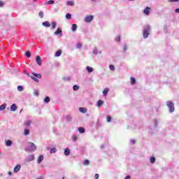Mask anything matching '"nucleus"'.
I'll return each mask as SVG.
<instances>
[{
  "label": "nucleus",
  "instance_id": "nucleus-1",
  "mask_svg": "<svg viewBox=\"0 0 179 179\" xmlns=\"http://www.w3.org/2000/svg\"><path fill=\"white\" fill-rule=\"evenodd\" d=\"M37 149V147L36 146V144L31 142H28L27 144V148H25V150L27 152H36Z\"/></svg>",
  "mask_w": 179,
  "mask_h": 179
},
{
  "label": "nucleus",
  "instance_id": "nucleus-2",
  "mask_svg": "<svg viewBox=\"0 0 179 179\" xmlns=\"http://www.w3.org/2000/svg\"><path fill=\"white\" fill-rule=\"evenodd\" d=\"M150 32V26L149 25H145L143 28V37L145 38H148L149 37V33Z\"/></svg>",
  "mask_w": 179,
  "mask_h": 179
},
{
  "label": "nucleus",
  "instance_id": "nucleus-3",
  "mask_svg": "<svg viewBox=\"0 0 179 179\" xmlns=\"http://www.w3.org/2000/svg\"><path fill=\"white\" fill-rule=\"evenodd\" d=\"M167 107L169 108L170 113H173L175 108H174V103L173 102L169 101L166 102Z\"/></svg>",
  "mask_w": 179,
  "mask_h": 179
},
{
  "label": "nucleus",
  "instance_id": "nucleus-4",
  "mask_svg": "<svg viewBox=\"0 0 179 179\" xmlns=\"http://www.w3.org/2000/svg\"><path fill=\"white\" fill-rule=\"evenodd\" d=\"M150 10H152V8L150 7H146L143 10V13H145L147 16H149V15H150Z\"/></svg>",
  "mask_w": 179,
  "mask_h": 179
},
{
  "label": "nucleus",
  "instance_id": "nucleus-5",
  "mask_svg": "<svg viewBox=\"0 0 179 179\" xmlns=\"http://www.w3.org/2000/svg\"><path fill=\"white\" fill-rule=\"evenodd\" d=\"M93 17H94L93 15H88L85 17V22L86 23H90V22L93 20Z\"/></svg>",
  "mask_w": 179,
  "mask_h": 179
},
{
  "label": "nucleus",
  "instance_id": "nucleus-6",
  "mask_svg": "<svg viewBox=\"0 0 179 179\" xmlns=\"http://www.w3.org/2000/svg\"><path fill=\"white\" fill-rule=\"evenodd\" d=\"M36 61L38 65H39V66H41L42 62H41V57L40 56H36Z\"/></svg>",
  "mask_w": 179,
  "mask_h": 179
},
{
  "label": "nucleus",
  "instance_id": "nucleus-7",
  "mask_svg": "<svg viewBox=\"0 0 179 179\" xmlns=\"http://www.w3.org/2000/svg\"><path fill=\"white\" fill-rule=\"evenodd\" d=\"M44 160V156L43 155H40L38 157V159H37V163L38 164H40V163H41V162H43Z\"/></svg>",
  "mask_w": 179,
  "mask_h": 179
},
{
  "label": "nucleus",
  "instance_id": "nucleus-8",
  "mask_svg": "<svg viewBox=\"0 0 179 179\" xmlns=\"http://www.w3.org/2000/svg\"><path fill=\"white\" fill-rule=\"evenodd\" d=\"M16 110H17V106H16V104L13 103V104L10 106V110H11V111H16Z\"/></svg>",
  "mask_w": 179,
  "mask_h": 179
},
{
  "label": "nucleus",
  "instance_id": "nucleus-9",
  "mask_svg": "<svg viewBox=\"0 0 179 179\" xmlns=\"http://www.w3.org/2000/svg\"><path fill=\"white\" fill-rule=\"evenodd\" d=\"M79 110L83 114H86V113H87V109L86 108H80Z\"/></svg>",
  "mask_w": 179,
  "mask_h": 179
},
{
  "label": "nucleus",
  "instance_id": "nucleus-10",
  "mask_svg": "<svg viewBox=\"0 0 179 179\" xmlns=\"http://www.w3.org/2000/svg\"><path fill=\"white\" fill-rule=\"evenodd\" d=\"M64 155H65V156H69V155H71V150H69V148L65 149Z\"/></svg>",
  "mask_w": 179,
  "mask_h": 179
},
{
  "label": "nucleus",
  "instance_id": "nucleus-11",
  "mask_svg": "<svg viewBox=\"0 0 179 179\" xmlns=\"http://www.w3.org/2000/svg\"><path fill=\"white\" fill-rule=\"evenodd\" d=\"M20 165H17L14 168V173H17L18 171H20Z\"/></svg>",
  "mask_w": 179,
  "mask_h": 179
},
{
  "label": "nucleus",
  "instance_id": "nucleus-12",
  "mask_svg": "<svg viewBox=\"0 0 179 179\" xmlns=\"http://www.w3.org/2000/svg\"><path fill=\"white\" fill-rule=\"evenodd\" d=\"M62 29H61V28H58L57 31H55V34L56 36H57L58 34H62Z\"/></svg>",
  "mask_w": 179,
  "mask_h": 179
},
{
  "label": "nucleus",
  "instance_id": "nucleus-13",
  "mask_svg": "<svg viewBox=\"0 0 179 179\" xmlns=\"http://www.w3.org/2000/svg\"><path fill=\"white\" fill-rule=\"evenodd\" d=\"M103 104H104V101H103V100L100 99L97 102V107H101V106H103Z\"/></svg>",
  "mask_w": 179,
  "mask_h": 179
},
{
  "label": "nucleus",
  "instance_id": "nucleus-14",
  "mask_svg": "<svg viewBox=\"0 0 179 179\" xmlns=\"http://www.w3.org/2000/svg\"><path fill=\"white\" fill-rule=\"evenodd\" d=\"M34 160V155H30L28 156V162H33Z\"/></svg>",
  "mask_w": 179,
  "mask_h": 179
},
{
  "label": "nucleus",
  "instance_id": "nucleus-15",
  "mask_svg": "<svg viewBox=\"0 0 179 179\" xmlns=\"http://www.w3.org/2000/svg\"><path fill=\"white\" fill-rule=\"evenodd\" d=\"M108 92H110V89L105 88L103 91V96H107V93H108Z\"/></svg>",
  "mask_w": 179,
  "mask_h": 179
},
{
  "label": "nucleus",
  "instance_id": "nucleus-16",
  "mask_svg": "<svg viewBox=\"0 0 179 179\" xmlns=\"http://www.w3.org/2000/svg\"><path fill=\"white\" fill-rule=\"evenodd\" d=\"M130 80L131 85H135V83H136V80L134 77L130 78Z\"/></svg>",
  "mask_w": 179,
  "mask_h": 179
},
{
  "label": "nucleus",
  "instance_id": "nucleus-17",
  "mask_svg": "<svg viewBox=\"0 0 179 179\" xmlns=\"http://www.w3.org/2000/svg\"><path fill=\"white\" fill-rule=\"evenodd\" d=\"M6 108V103H3L1 106H0V111H3Z\"/></svg>",
  "mask_w": 179,
  "mask_h": 179
},
{
  "label": "nucleus",
  "instance_id": "nucleus-18",
  "mask_svg": "<svg viewBox=\"0 0 179 179\" xmlns=\"http://www.w3.org/2000/svg\"><path fill=\"white\" fill-rule=\"evenodd\" d=\"M43 26H45V27H50V22H44L42 23Z\"/></svg>",
  "mask_w": 179,
  "mask_h": 179
},
{
  "label": "nucleus",
  "instance_id": "nucleus-19",
  "mask_svg": "<svg viewBox=\"0 0 179 179\" xmlns=\"http://www.w3.org/2000/svg\"><path fill=\"white\" fill-rule=\"evenodd\" d=\"M12 143H13L10 140H8L7 141H6V146H12Z\"/></svg>",
  "mask_w": 179,
  "mask_h": 179
},
{
  "label": "nucleus",
  "instance_id": "nucleus-20",
  "mask_svg": "<svg viewBox=\"0 0 179 179\" xmlns=\"http://www.w3.org/2000/svg\"><path fill=\"white\" fill-rule=\"evenodd\" d=\"M76 29H78V25H76V24H73L72 25V29H71L72 31H76Z\"/></svg>",
  "mask_w": 179,
  "mask_h": 179
},
{
  "label": "nucleus",
  "instance_id": "nucleus-21",
  "mask_svg": "<svg viewBox=\"0 0 179 179\" xmlns=\"http://www.w3.org/2000/svg\"><path fill=\"white\" fill-rule=\"evenodd\" d=\"M33 76H36L38 79H41V74H37L36 73H32Z\"/></svg>",
  "mask_w": 179,
  "mask_h": 179
},
{
  "label": "nucleus",
  "instance_id": "nucleus-22",
  "mask_svg": "<svg viewBox=\"0 0 179 179\" xmlns=\"http://www.w3.org/2000/svg\"><path fill=\"white\" fill-rule=\"evenodd\" d=\"M89 164H90V162L88 159L84 160V162H83L84 166H89Z\"/></svg>",
  "mask_w": 179,
  "mask_h": 179
},
{
  "label": "nucleus",
  "instance_id": "nucleus-23",
  "mask_svg": "<svg viewBox=\"0 0 179 179\" xmlns=\"http://www.w3.org/2000/svg\"><path fill=\"white\" fill-rule=\"evenodd\" d=\"M66 18L68 20H71L72 19V15H71L70 13H67L66 15Z\"/></svg>",
  "mask_w": 179,
  "mask_h": 179
},
{
  "label": "nucleus",
  "instance_id": "nucleus-24",
  "mask_svg": "<svg viewBox=\"0 0 179 179\" xmlns=\"http://www.w3.org/2000/svg\"><path fill=\"white\" fill-rule=\"evenodd\" d=\"M66 5L69 6H73L75 5V3L73 1H66Z\"/></svg>",
  "mask_w": 179,
  "mask_h": 179
},
{
  "label": "nucleus",
  "instance_id": "nucleus-25",
  "mask_svg": "<svg viewBox=\"0 0 179 179\" xmlns=\"http://www.w3.org/2000/svg\"><path fill=\"white\" fill-rule=\"evenodd\" d=\"M78 131H79L80 134H85V128H83V127H79Z\"/></svg>",
  "mask_w": 179,
  "mask_h": 179
},
{
  "label": "nucleus",
  "instance_id": "nucleus-26",
  "mask_svg": "<svg viewBox=\"0 0 179 179\" xmlns=\"http://www.w3.org/2000/svg\"><path fill=\"white\" fill-rule=\"evenodd\" d=\"M87 71L89 72V73H91V72H93V68L90 66H87Z\"/></svg>",
  "mask_w": 179,
  "mask_h": 179
},
{
  "label": "nucleus",
  "instance_id": "nucleus-27",
  "mask_svg": "<svg viewBox=\"0 0 179 179\" xmlns=\"http://www.w3.org/2000/svg\"><path fill=\"white\" fill-rule=\"evenodd\" d=\"M150 162L152 164L155 163L156 162V158H155V157H151L150 159Z\"/></svg>",
  "mask_w": 179,
  "mask_h": 179
},
{
  "label": "nucleus",
  "instance_id": "nucleus-28",
  "mask_svg": "<svg viewBox=\"0 0 179 179\" xmlns=\"http://www.w3.org/2000/svg\"><path fill=\"white\" fill-rule=\"evenodd\" d=\"M61 54H62V52L61 50H59L56 52L55 57H61Z\"/></svg>",
  "mask_w": 179,
  "mask_h": 179
},
{
  "label": "nucleus",
  "instance_id": "nucleus-29",
  "mask_svg": "<svg viewBox=\"0 0 179 179\" xmlns=\"http://www.w3.org/2000/svg\"><path fill=\"white\" fill-rule=\"evenodd\" d=\"M29 134H30V131L28 129H25L24 131V134L29 135Z\"/></svg>",
  "mask_w": 179,
  "mask_h": 179
},
{
  "label": "nucleus",
  "instance_id": "nucleus-30",
  "mask_svg": "<svg viewBox=\"0 0 179 179\" xmlns=\"http://www.w3.org/2000/svg\"><path fill=\"white\" fill-rule=\"evenodd\" d=\"M17 90L18 92H23V87L21 85L17 86Z\"/></svg>",
  "mask_w": 179,
  "mask_h": 179
},
{
  "label": "nucleus",
  "instance_id": "nucleus-31",
  "mask_svg": "<svg viewBox=\"0 0 179 179\" xmlns=\"http://www.w3.org/2000/svg\"><path fill=\"white\" fill-rule=\"evenodd\" d=\"M26 55L27 58H30V57H31V53H30V52L27 51L26 52Z\"/></svg>",
  "mask_w": 179,
  "mask_h": 179
},
{
  "label": "nucleus",
  "instance_id": "nucleus-32",
  "mask_svg": "<svg viewBox=\"0 0 179 179\" xmlns=\"http://www.w3.org/2000/svg\"><path fill=\"white\" fill-rule=\"evenodd\" d=\"M109 69H110V71H114L115 69V67L114 66V65L110 64L109 66Z\"/></svg>",
  "mask_w": 179,
  "mask_h": 179
},
{
  "label": "nucleus",
  "instance_id": "nucleus-33",
  "mask_svg": "<svg viewBox=\"0 0 179 179\" xmlns=\"http://www.w3.org/2000/svg\"><path fill=\"white\" fill-rule=\"evenodd\" d=\"M45 103H50V97L46 96L44 99Z\"/></svg>",
  "mask_w": 179,
  "mask_h": 179
},
{
  "label": "nucleus",
  "instance_id": "nucleus-34",
  "mask_svg": "<svg viewBox=\"0 0 179 179\" xmlns=\"http://www.w3.org/2000/svg\"><path fill=\"white\" fill-rule=\"evenodd\" d=\"M30 124H31V121H30V120H27L25 122V125H27V127H30Z\"/></svg>",
  "mask_w": 179,
  "mask_h": 179
},
{
  "label": "nucleus",
  "instance_id": "nucleus-35",
  "mask_svg": "<svg viewBox=\"0 0 179 179\" xmlns=\"http://www.w3.org/2000/svg\"><path fill=\"white\" fill-rule=\"evenodd\" d=\"M50 153H57V149L56 148H52L50 150Z\"/></svg>",
  "mask_w": 179,
  "mask_h": 179
},
{
  "label": "nucleus",
  "instance_id": "nucleus-36",
  "mask_svg": "<svg viewBox=\"0 0 179 179\" xmlns=\"http://www.w3.org/2000/svg\"><path fill=\"white\" fill-rule=\"evenodd\" d=\"M39 16L41 18L44 17V13L43 11H40L39 12Z\"/></svg>",
  "mask_w": 179,
  "mask_h": 179
},
{
  "label": "nucleus",
  "instance_id": "nucleus-37",
  "mask_svg": "<svg viewBox=\"0 0 179 179\" xmlns=\"http://www.w3.org/2000/svg\"><path fill=\"white\" fill-rule=\"evenodd\" d=\"M31 78H32L34 82H38V79H37L36 77L31 76Z\"/></svg>",
  "mask_w": 179,
  "mask_h": 179
},
{
  "label": "nucleus",
  "instance_id": "nucleus-38",
  "mask_svg": "<svg viewBox=\"0 0 179 179\" xmlns=\"http://www.w3.org/2000/svg\"><path fill=\"white\" fill-rule=\"evenodd\" d=\"M52 29H55V27H57V23H55V22H52Z\"/></svg>",
  "mask_w": 179,
  "mask_h": 179
},
{
  "label": "nucleus",
  "instance_id": "nucleus-39",
  "mask_svg": "<svg viewBox=\"0 0 179 179\" xmlns=\"http://www.w3.org/2000/svg\"><path fill=\"white\" fill-rule=\"evenodd\" d=\"M73 90L77 91L79 90V87L78 85H74L73 87Z\"/></svg>",
  "mask_w": 179,
  "mask_h": 179
},
{
  "label": "nucleus",
  "instance_id": "nucleus-40",
  "mask_svg": "<svg viewBox=\"0 0 179 179\" xmlns=\"http://www.w3.org/2000/svg\"><path fill=\"white\" fill-rule=\"evenodd\" d=\"M107 122H111V116L106 117Z\"/></svg>",
  "mask_w": 179,
  "mask_h": 179
},
{
  "label": "nucleus",
  "instance_id": "nucleus-41",
  "mask_svg": "<svg viewBox=\"0 0 179 179\" xmlns=\"http://www.w3.org/2000/svg\"><path fill=\"white\" fill-rule=\"evenodd\" d=\"M53 3H55V1H52V0H50V1H48V5H52Z\"/></svg>",
  "mask_w": 179,
  "mask_h": 179
},
{
  "label": "nucleus",
  "instance_id": "nucleus-42",
  "mask_svg": "<svg viewBox=\"0 0 179 179\" xmlns=\"http://www.w3.org/2000/svg\"><path fill=\"white\" fill-rule=\"evenodd\" d=\"M66 120L67 121H71V120H72V117H71V115H68V116H66Z\"/></svg>",
  "mask_w": 179,
  "mask_h": 179
},
{
  "label": "nucleus",
  "instance_id": "nucleus-43",
  "mask_svg": "<svg viewBox=\"0 0 179 179\" xmlns=\"http://www.w3.org/2000/svg\"><path fill=\"white\" fill-rule=\"evenodd\" d=\"M72 139H73V141H78V136H72Z\"/></svg>",
  "mask_w": 179,
  "mask_h": 179
},
{
  "label": "nucleus",
  "instance_id": "nucleus-44",
  "mask_svg": "<svg viewBox=\"0 0 179 179\" xmlns=\"http://www.w3.org/2000/svg\"><path fill=\"white\" fill-rule=\"evenodd\" d=\"M116 41H121V36H117L116 37Z\"/></svg>",
  "mask_w": 179,
  "mask_h": 179
},
{
  "label": "nucleus",
  "instance_id": "nucleus-45",
  "mask_svg": "<svg viewBox=\"0 0 179 179\" xmlns=\"http://www.w3.org/2000/svg\"><path fill=\"white\" fill-rule=\"evenodd\" d=\"M3 5H5V3L2 1H0V8H2Z\"/></svg>",
  "mask_w": 179,
  "mask_h": 179
},
{
  "label": "nucleus",
  "instance_id": "nucleus-46",
  "mask_svg": "<svg viewBox=\"0 0 179 179\" xmlns=\"http://www.w3.org/2000/svg\"><path fill=\"white\" fill-rule=\"evenodd\" d=\"M77 48H82V43H78Z\"/></svg>",
  "mask_w": 179,
  "mask_h": 179
},
{
  "label": "nucleus",
  "instance_id": "nucleus-47",
  "mask_svg": "<svg viewBox=\"0 0 179 179\" xmlns=\"http://www.w3.org/2000/svg\"><path fill=\"white\" fill-rule=\"evenodd\" d=\"M123 50L124 51H127V50H128V47L127 46V45H124Z\"/></svg>",
  "mask_w": 179,
  "mask_h": 179
},
{
  "label": "nucleus",
  "instance_id": "nucleus-48",
  "mask_svg": "<svg viewBox=\"0 0 179 179\" xmlns=\"http://www.w3.org/2000/svg\"><path fill=\"white\" fill-rule=\"evenodd\" d=\"M169 2H178L179 0H168Z\"/></svg>",
  "mask_w": 179,
  "mask_h": 179
},
{
  "label": "nucleus",
  "instance_id": "nucleus-49",
  "mask_svg": "<svg viewBox=\"0 0 179 179\" xmlns=\"http://www.w3.org/2000/svg\"><path fill=\"white\" fill-rule=\"evenodd\" d=\"M34 94L35 96H38V91L34 92Z\"/></svg>",
  "mask_w": 179,
  "mask_h": 179
},
{
  "label": "nucleus",
  "instance_id": "nucleus-50",
  "mask_svg": "<svg viewBox=\"0 0 179 179\" xmlns=\"http://www.w3.org/2000/svg\"><path fill=\"white\" fill-rule=\"evenodd\" d=\"M94 179H99V174H95Z\"/></svg>",
  "mask_w": 179,
  "mask_h": 179
},
{
  "label": "nucleus",
  "instance_id": "nucleus-51",
  "mask_svg": "<svg viewBox=\"0 0 179 179\" xmlns=\"http://www.w3.org/2000/svg\"><path fill=\"white\" fill-rule=\"evenodd\" d=\"M124 179H131V176H126V177H125V178H124Z\"/></svg>",
  "mask_w": 179,
  "mask_h": 179
},
{
  "label": "nucleus",
  "instance_id": "nucleus-52",
  "mask_svg": "<svg viewBox=\"0 0 179 179\" xmlns=\"http://www.w3.org/2000/svg\"><path fill=\"white\" fill-rule=\"evenodd\" d=\"M175 12H176V13H179V8L176 9Z\"/></svg>",
  "mask_w": 179,
  "mask_h": 179
},
{
  "label": "nucleus",
  "instance_id": "nucleus-53",
  "mask_svg": "<svg viewBox=\"0 0 179 179\" xmlns=\"http://www.w3.org/2000/svg\"><path fill=\"white\" fill-rule=\"evenodd\" d=\"M8 176H12V172L9 171V172L8 173Z\"/></svg>",
  "mask_w": 179,
  "mask_h": 179
},
{
  "label": "nucleus",
  "instance_id": "nucleus-54",
  "mask_svg": "<svg viewBox=\"0 0 179 179\" xmlns=\"http://www.w3.org/2000/svg\"><path fill=\"white\" fill-rule=\"evenodd\" d=\"M132 143H135V140L131 141Z\"/></svg>",
  "mask_w": 179,
  "mask_h": 179
},
{
  "label": "nucleus",
  "instance_id": "nucleus-55",
  "mask_svg": "<svg viewBox=\"0 0 179 179\" xmlns=\"http://www.w3.org/2000/svg\"><path fill=\"white\" fill-rule=\"evenodd\" d=\"M91 1H92V2H94L95 0H91Z\"/></svg>",
  "mask_w": 179,
  "mask_h": 179
},
{
  "label": "nucleus",
  "instance_id": "nucleus-56",
  "mask_svg": "<svg viewBox=\"0 0 179 179\" xmlns=\"http://www.w3.org/2000/svg\"><path fill=\"white\" fill-rule=\"evenodd\" d=\"M129 1H134V0H129Z\"/></svg>",
  "mask_w": 179,
  "mask_h": 179
},
{
  "label": "nucleus",
  "instance_id": "nucleus-57",
  "mask_svg": "<svg viewBox=\"0 0 179 179\" xmlns=\"http://www.w3.org/2000/svg\"><path fill=\"white\" fill-rule=\"evenodd\" d=\"M62 179H64V178H62Z\"/></svg>",
  "mask_w": 179,
  "mask_h": 179
}]
</instances>
